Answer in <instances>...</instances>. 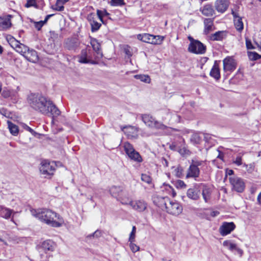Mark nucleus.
<instances>
[{
  "label": "nucleus",
  "instance_id": "15",
  "mask_svg": "<svg viewBox=\"0 0 261 261\" xmlns=\"http://www.w3.org/2000/svg\"><path fill=\"white\" fill-rule=\"evenodd\" d=\"M229 4V0H216L215 2V8L218 12L223 13L227 10Z\"/></svg>",
  "mask_w": 261,
  "mask_h": 261
},
{
  "label": "nucleus",
  "instance_id": "30",
  "mask_svg": "<svg viewBox=\"0 0 261 261\" xmlns=\"http://www.w3.org/2000/svg\"><path fill=\"white\" fill-rule=\"evenodd\" d=\"M204 32L205 34L208 33L212 29L213 25V20L211 18H205L204 20Z\"/></svg>",
  "mask_w": 261,
  "mask_h": 261
},
{
  "label": "nucleus",
  "instance_id": "37",
  "mask_svg": "<svg viewBox=\"0 0 261 261\" xmlns=\"http://www.w3.org/2000/svg\"><path fill=\"white\" fill-rule=\"evenodd\" d=\"M234 25L236 29L239 31H241L243 29V23L241 17H238L236 19L234 20Z\"/></svg>",
  "mask_w": 261,
  "mask_h": 261
},
{
  "label": "nucleus",
  "instance_id": "11",
  "mask_svg": "<svg viewBox=\"0 0 261 261\" xmlns=\"http://www.w3.org/2000/svg\"><path fill=\"white\" fill-rule=\"evenodd\" d=\"M235 224L232 222H224L220 226L219 231L221 236H225L230 233L235 228Z\"/></svg>",
  "mask_w": 261,
  "mask_h": 261
},
{
  "label": "nucleus",
  "instance_id": "48",
  "mask_svg": "<svg viewBox=\"0 0 261 261\" xmlns=\"http://www.w3.org/2000/svg\"><path fill=\"white\" fill-rule=\"evenodd\" d=\"M130 248L132 251L134 252H136L139 250V247L136 245L135 244L133 243V242H130Z\"/></svg>",
  "mask_w": 261,
  "mask_h": 261
},
{
  "label": "nucleus",
  "instance_id": "5",
  "mask_svg": "<svg viewBox=\"0 0 261 261\" xmlns=\"http://www.w3.org/2000/svg\"><path fill=\"white\" fill-rule=\"evenodd\" d=\"M123 147L126 154L128 158L136 162L141 163L142 162V159L140 153L135 150L133 145L129 142H125Z\"/></svg>",
  "mask_w": 261,
  "mask_h": 261
},
{
  "label": "nucleus",
  "instance_id": "51",
  "mask_svg": "<svg viewBox=\"0 0 261 261\" xmlns=\"http://www.w3.org/2000/svg\"><path fill=\"white\" fill-rule=\"evenodd\" d=\"M2 95L4 98H8L11 95V91L8 89H4L2 91Z\"/></svg>",
  "mask_w": 261,
  "mask_h": 261
},
{
  "label": "nucleus",
  "instance_id": "6",
  "mask_svg": "<svg viewBox=\"0 0 261 261\" xmlns=\"http://www.w3.org/2000/svg\"><path fill=\"white\" fill-rule=\"evenodd\" d=\"M229 180L232 186V190L238 193H242L245 188L244 179L237 176L229 177Z\"/></svg>",
  "mask_w": 261,
  "mask_h": 261
},
{
  "label": "nucleus",
  "instance_id": "12",
  "mask_svg": "<svg viewBox=\"0 0 261 261\" xmlns=\"http://www.w3.org/2000/svg\"><path fill=\"white\" fill-rule=\"evenodd\" d=\"M55 246V243L53 241L47 240L43 242L40 245H38L37 248L40 253L41 251L46 253L48 251H53Z\"/></svg>",
  "mask_w": 261,
  "mask_h": 261
},
{
  "label": "nucleus",
  "instance_id": "57",
  "mask_svg": "<svg viewBox=\"0 0 261 261\" xmlns=\"http://www.w3.org/2000/svg\"><path fill=\"white\" fill-rule=\"evenodd\" d=\"M204 135V140L205 141V142H208L209 140L211 138V135L208 134H203Z\"/></svg>",
  "mask_w": 261,
  "mask_h": 261
},
{
  "label": "nucleus",
  "instance_id": "8",
  "mask_svg": "<svg viewBox=\"0 0 261 261\" xmlns=\"http://www.w3.org/2000/svg\"><path fill=\"white\" fill-rule=\"evenodd\" d=\"M188 50L196 54H203L206 51V46L200 41L197 40L192 43H190Z\"/></svg>",
  "mask_w": 261,
  "mask_h": 261
},
{
  "label": "nucleus",
  "instance_id": "29",
  "mask_svg": "<svg viewBox=\"0 0 261 261\" xmlns=\"http://www.w3.org/2000/svg\"><path fill=\"white\" fill-rule=\"evenodd\" d=\"M214 10L211 5H205L202 10V13L206 16H211L213 15Z\"/></svg>",
  "mask_w": 261,
  "mask_h": 261
},
{
  "label": "nucleus",
  "instance_id": "63",
  "mask_svg": "<svg viewBox=\"0 0 261 261\" xmlns=\"http://www.w3.org/2000/svg\"><path fill=\"white\" fill-rule=\"evenodd\" d=\"M101 11L102 12L101 14L103 16H108L110 15V14L105 9L101 10Z\"/></svg>",
  "mask_w": 261,
  "mask_h": 261
},
{
  "label": "nucleus",
  "instance_id": "10",
  "mask_svg": "<svg viewBox=\"0 0 261 261\" xmlns=\"http://www.w3.org/2000/svg\"><path fill=\"white\" fill-rule=\"evenodd\" d=\"M121 130L130 139H137L138 137L139 129L138 127L128 125L121 127Z\"/></svg>",
  "mask_w": 261,
  "mask_h": 261
},
{
  "label": "nucleus",
  "instance_id": "33",
  "mask_svg": "<svg viewBox=\"0 0 261 261\" xmlns=\"http://www.w3.org/2000/svg\"><path fill=\"white\" fill-rule=\"evenodd\" d=\"M225 32L223 31H218L212 35L211 39L213 41H221L224 38Z\"/></svg>",
  "mask_w": 261,
  "mask_h": 261
},
{
  "label": "nucleus",
  "instance_id": "25",
  "mask_svg": "<svg viewBox=\"0 0 261 261\" xmlns=\"http://www.w3.org/2000/svg\"><path fill=\"white\" fill-rule=\"evenodd\" d=\"M201 184L202 195L205 202H207L211 198L212 190L211 188L205 184Z\"/></svg>",
  "mask_w": 261,
  "mask_h": 261
},
{
  "label": "nucleus",
  "instance_id": "53",
  "mask_svg": "<svg viewBox=\"0 0 261 261\" xmlns=\"http://www.w3.org/2000/svg\"><path fill=\"white\" fill-rule=\"evenodd\" d=\"M53 9L58 11H62L64 10V7L63 5H59V3L57 2L55 7L53 8Z\"/></svg>",
  "mask_w": 261,
  "mask_h": 261
},
{
  "label": "nucleus",
  "instance_id": "39",
  "mask_svg": "<svg viewBox=\"0 0 261 261\" xmlns=\"http://www.w3.org/2000/svg\"><path fill=\"white\" fill-rule=\"evenodd\" d=\"M8 42L10 45L14 48L15 50L18 47L19 45L21 43L16 40L14 38L11 37L9 39H8Z\"/></svg>",
  "mask_w": 261,
  "mask_h": 261
},
{
  "label": "nucleus",
  "instance_id": "49",
  "mask_svg": "<svg viewBox=\"0 0 261 261\" xmlns=\"http://www.w3.org/2000/svg\"><path fill=\"white\" fill-rule=\"evenodd\" d=\"M246 45L248 49L255 48L254 46L252 45L251 40L248 38H246Z\"/></svg>",
  "mask_w": 261,
  "mask_h": 261
},
{
  "label": "nucleus",
  "instance_id": "13",
  "mask_svg": "<svg viewBox=\"0 0 261 261\" xmlns=\"http://www.w3.org/2000/svg\"><path fill=\"white\" fill-rule=\"evenodd\" d=\"M223 246L231 251H236L240 256H242L243 251L239 248L237 245L232 240H227L223 242Z\"/></svg>",
  "mask_w": 261,
  "mask_h": 261
},
{
  "label": "nucleus",
  "instance_id": "45",
  "mask_svg": "<svg viewBox=\"0 0 261 261\" xmlns=\"http://www.w3.org/2000/svg\"><path fill=\"white\" fill-rule=\"evenodd\" d=\"M136 231V228L135 226H134L132 228V232L130 233L129 241V242H134L135 241V233Z\"/></svg>",
  "mask_w": 261,
  "mask_h": 261
},
{
  "label": "nucleus",
  "instance_id": "54",
  "mask_svg": "<svg viewBox=\"0 0 261 261\" xmlns=\"http://www.w3.org/2000/svg\"><path fill=\"white\" fill-rule=\"evenodd\" d=\"M36 4L35 0H27V3L25 4V7L29 8L34 6Z\"/></svg>",
  "mask_w": 261,
  "mask_h": 261
},
{
  "label": "nucleus",
  "instance_id": "60",
  "mask_svg": "<svg viewBox=\"0 0 261 261\" xmlns=\"http://www.w3.org/2000/svg\"><path fill=\"white\" fill-rule=\"evenodd\" d=\"M162 39V42L163 41L164 37L161 36H155V41H159L160 40Z\"/></svg>",
  "mask_w": 261,
  "mask_h": 261
},
{
  "label": "nucleus",
  "instance_id": "41",
  "mask_svg": "<svg viewBox=\"0 0 261 261\" xmlns=\"http://www.w3.org/2000/svg\"><path fill=\"white\" fill-rule=\"evenodd\" d=\"M247 54L249 59L252 61L257 60L258 57H260V55L255 51H248Z\"/></svg>",
  "mask_w": 261,
  "mask_h": 261
},
{
  "label": "nucleus",
  "instance_id": "9",
  "mask_svg": "<svg viewBox=\"0 0 261 261\" xmlns=\"http://www.w3.org/2000/svg\"><path fill=\"white\" fill-rule=\"evenodd\" d=\"M166 210L170 214L177 216L181 213L182 207L178 202L170 200L168 205L166 206Z\"/></svg>",
  "mask_w": 261,
  "mask_h": 261
},
{
  "label": "nucleus",
  "instance_id": "16",
  "mask_svg": "<svg viewBox=\"0 0 261 261\" xmlns=\"http://www.w3.org/2000/svg\"><path fill=\"white\" fill-rule=\"evenodd\" d=\"M223 70L224 71H232L236 69L234 59L231 57L225 58L223 61Z\"/></svg>",
  "mask_w": 261,
  "mask_h": 261
},
{
  "label": "nucleus",
  "instance_id": "59",
  "mask_svg": "<svg viewBox=\"0 0 261 261\" xmlns=\"http://www.w3.org/2000/svg\"><path fill=\"white\" fill-rule=\"evenodd\" d=\"M162 164L165 166V167H168V162L167 161V160L165 159V158H162Z\"/></svg>",
  "mask_w": 261,
  "mask_h": 261
},
{
  "label": "nucleus",
  "instance_id": "61",
  "mask_svg": "<svg viewBox=\"0 0 261 261\" xmlns=\"http://www.w3.org/2000/svg\"><path fill=\"white\" fill-rule=\"evenodd\" d=\"M219 214V213L217 211H212L210 213V216L213 217H214L217 216Z\"/></svg>",
  "mask_w": 261,
  "mask_h": 261
},
{
  "label": "nucleus",
  "instance_id": "31",
  "mask_svg": "<svg viewBox=\"0 0 261 261\" xmlns=\"http://www.w3.org/2000/svg\"><path fill=\"white\" fill-rule=\"evenodd\" d=\"M8 128L12 135L17 136L18 134L19 129L18 126L10 121H7Z\"/></svg>",
  "mask_w": 261,
  "mask_h": 261
},
{
  "label": "nucleus",
  "instance_id": "35",
  "mask_svg": "<svg viewBox=\"0 0 261 261\" xmlns=\"http://www.w3.org/2000/svg\"><path fill=\"white\" fill-rule=\"evenodd\" d=\"M201 140V137L198 133L193 134L190 138V141L193 144H199L200 143Z\"/></svg>",
  "mask_w": 261,
  "mask_h": 261
},
{
  "label": "nucleus",
  "instance_id": "43",
  "mask_svg": "<svg viewBox=\"0 0 261 261\" xmlns=\"http://www.w3.org/2000/svg\"><path fill=\"white\" fill-rule=\"evenodd\" d=\"M102 234V231L100 230L97 229L94 233L88 235L87 237L89 238H91L92 237L98 238L101 236Z\"/></svg>",
  "mask_w": 261,
  "mask_h": 261
},
{
  "label": "nucleus",
  "instance_id": "36",
  "mask_svg": "<svg viewBox=\"0 0 261 261\" xmlns=\"http://www.w3.org/2000/svg\"><path fill=\"white\" fill-rule=\"evenodd\" d=\"M136 79L140 80L141 81L146 83H149L150 82V78L148 75L144 74H136L134 75Z\"/></svg>",
  "mask_w": 261,
  "mask_h": 261
},
{
  "label": "nucleus",
  "instance_id": "21",
  "mask_svg": "<svg viewBox=\"0 0 261 261\" xmlns=\"http://www.w3.org/2000/svg\"><path fill=\"white\" fill-rule=\"evenodd\" d=\"M170 199L168 197H156L153 199V202L158 206L162 209L166 210V206L168 205Z\"/></svg>",
  "mask_w": 261,
  "mask_h": 261
},
{
  "label": "nucleus",
  "instance_id": "52",
  "mask_svg": "<svg viewBox=\"0 0 261 261\" xmlns=\"http://www.w3.org/2000/svg\"><path fill=\"white\" fill-rule=\"evenodd\" d=\"M176 186L177 188H185L186 187V185L185 184V182L181 180H178L176 182Z\"/></svg>",
  "mask_w": 261,
  "mask_h": 261
},
{
  "label": "nucleus",
  "instance_id": "3",
  "mask_svg": "<svg viewBox=\"0 0 261 261\" xmlns=\"http://www.w3.org/2000/svg\"><path fill=\"white\" fill-rule=\"evenodd\" d=\"M56 165L54 162H49L47 160H44L41 162L39 170L41 174L45 177L52 176L55 171Z\"/></svg>",
  "mask_w": 261,
  "mask_h": 261
},
{
  "label": "nucleus",
  "instance_id": "24",
  "mask_svg": "<svg viewBox=\"0 0 261 261\" xmlns=\"http://www.w3.org/2000/svg\"><path fill=\"white\" fill-rule=\"evenodd\" d=\"M200 170L198 167H196L192 165H190L186 176L187 178L190 177L196 178L199 176Z\"/></svg>",
  "mask_w": 261,
  "mask_h": 261
},
{
  "label": "nucleus",
  "instance_id": "26",
  "mask_svg": "<svg viewBox=\"0 0 261 261\" xmlns=\"http://www.w3.org/2000/svg\"><path fill=\"white\" fill-rule=\"evenodd\" d=\"M210 75L217 81L220 79V69L217 61H215L214 65L210 71Z\"/></svg>",
  "mask_w": 261,
  "mask_h": 261
},
{
  "label": "nucleus",
  "instance_id": "58",
  "mask_svg": "<svg viewBox=\"0 0 261 261\" xmlns=\"http://www.w3.org/2000/svg\"><path fill=\"white\" fill-rule=\"evenodd\" d=\"M23 127L24 129L29 131L32 134L35 133L34 130L33 129H32L31 127H30L29 126H28L27 125L24 124Z\"/></svg>",
  "mask_w": 261,
  "mask_h": 261
},
{
  "label": "nucleus",
  "instance_id": "40",
  "mask_svg": "<svg viewBox=\"0 0 261 261\" xmlns=\"http://www.w3.org/2000/svg\"><path fill=\"white\" fill-rule=\"evenodd\" d=\"M28 47H29L21 43V44L19 45L18 47L16 49V51L23 56V54H25L27 50H28Z\"/></svg>",
  "mask_w": 261,
  "mask_h": 261
},
{
  "label": "nucleus",
  "instance_id": "23",
  "mask_svg": "<svg viewBox=\"0 0 261 261\" xmlns=\"http://www.w3.org/2000/svg\"><path fill=\"white\" fill-rule=\"evenodd\" d=\"M23 56L29 61L32 62H36L38 60V56L36 50L30 49L28 47V50H27Z\"/></svg>",
  "mask_w": 261,
  "mask_h": 261
},
{
  "label": "nucleus",
  "instance_id": "28",
  "mask_svg": "<svg viewBox=\"0 0 261 261\" xmlns=\"http://www.w3.org/2000/svg\"><path fill=\"white\" fill-rule=\"evenodd\" d=\"M12 213V210L0 205V216L5 219L10 218Z\"/></svg>",
  "mask_w": 261,
  "mask_h": 261
},
{
  "label": "nucleus",
  "instance_id": "47",
  "mask_svg": "<svg viewBox=\"0 0 261 261\" xmlns=\"http://www.w3.org/2000/svg\"><path fill=\"white\" fill-rule=\"evenodd\" d=\"M203 163H204V162L202 161H199V160H192V163L191 164L196 167H198V166H201Z\"/></svg>",
  "mask_w": 261,
  "mask_h": 261
},
{
  "label": "nucleus",
  "instance_id": "19",
  "mask_svg": "<svg viewBox=\"0 0 261 261\" xmlns=\"http://www.w3.org/2000/svg\"><path fill=\"white\" fill-rule=\"evenodd\" d=\"M138 38L143 42L154 44H161L162 39H161L159 41H155V36L149 34H144L143 35H139Z\"/></svg>",
  "mask_w": 261,
  "mask_h": 261
},
{
  "label": "nucleus",
  "instance_id": "62",
  "mask_svg": "<svg viewBox=\"0 0 261 261\" xmlns=\"http://www.w3.org/2000/svg\"><path fill=\"white\" fill-rule=\"evenodd\" d=\"M232 15H233V18H234V19H236L237 18H238V17H240L239 15H238V13L233 11V10H232V12H231Z\"/></svg>",
  "mask_w": 261,
  "mask_h": 261
},
{
  "label": "nucleus",
  "instance_id": "42",
  "mask_svg": "<svg viewBox=\"0 0 261 261\" xmlns=\"http://www.w3.org/2000/svg\"><path fill=\"white\" fill-rule=\"evenodd\" d=\"M110 3L113 6H122L125 5L124 0H111Z\"/></svg>",
  "mask_w": 261,
  "mask_h": 261
},
{
  "label": "nucleus",
  "instance_id": "50",
  "mask_svg": "<svg viewBox=\"0 0 261 261\" xmlns=\"http://www.w3.org/2000/svg\"><path fill=\"white\" fill-rule=\"evenodd\" d=\"M124 51L128 58H130L132 56L130 47L129 46H126L124 48Z\"/></svg>",
  "mask_w": 261,
  "mask_h": 261
},
{
  "label": "nucleus",
  "instance_id": "7",
  "mask_svg": "<svg viewBox=\"0 0 261 261\" xmlns=\"http://www.w3.org/2000/svg\"><path fill=\"white\" fill-rule=\"evenodd\" d=\"M201 184H195L187 191V197L193 200L197 201L200 199Z\"/></svg>",
  "mask_w": 261,
  "mask_h": 261
},
{
  "label": "nucleus",
  "instance_id": "55",
  "mask_svg": "<svg viewBox=\"0 0 261 261\" xmlns=\"http://www.w3.org/2000/svg\"><path fill=\"white\" fill-rule=\"evenodd\" d=\"M43 24H44L43 21H40L39 22H36L35 24V27L38 30H40L43 27Z\"/></svg>",
  "mask_w": 261,
  "mask_h": 261
},
{
  "label": "nucleus",
  "instance_id": "20",
  "mask_svg": "<svg viewBox=\"0 0 261 261\" xmlns=\"http://www.w3.org/2000/svg\"><path fill=\"white\" fill-rule=\"evenodd\" d=\"M11 15H7L0 17V31L6 30L11 26Z\"/></svg>",
  "mask_w": 261,
  "mask_h": 261
},
{
  "label": "nucleus",
  "instance_id": "4",
  "mask_svg": "<svg viewBox=\"0 0 261 261\" xmlns=\"http://www.w3.org/2000/svg\"><path fill=\"white\" fill-rule=\"evenodd\" d=\"M142 120L144 123L150 128H154L158 129L164 130L167 126L162 123L155 120L151 116L148 114L142 115Z\"/></svg>",
  "mask_w": 261,
  "mask_h": 261
},
{
  "label": "nucleus",
  "instance_id": "17",
  "mask_svg": "<svg viewBox=\"0 0 261 261\" xmlns=\"http://www.w3.org/2000/svg\"><path fill=\"white\" fill-rule=\"evenodd\" d=\"M87 20L90 24L91 27V30L92 32L97 31L101 26V23L98 22L96 20V16L93 13H91L88 15Z\"/></svg>",
  "mask_w": 261,
  "mask_h": 261
},
{
  "label": "nucleus",
  "instance_id": "27",
  "mask_svg": "<svg viewBox=\"0 0 261 261\" xmlns=\"http://www.w3.org/2000/svg\"><path fill=\"white\" fill-rule=\"evenodd\" d=\"M110 193L113 197L117 199L123 193L122 188L120 187L113 186L110 189Z\"/></svg>",
  "mask_w": 261,
  "mask_h": 261
},
{
  "label": "nucleus",
  "instance_id": "14",
  "mask_svg": "<svg viewBox=\"0 0 261 261\" xmlns=\"http://www.w3.org/2000/svg\"><path fill=\"white\" fill-rule=\"evenodd\" d=\"M130 205L138 212H144L147 208V203L143 200H137L131 201Z\"/></svg>",
  "mask_w": 261,
  "mask_h": 261
},
{
  "label": "nucleus",
  "instance_id": "32",
  "mask_svg": "<svg viewBox=\"0 0 261 261\" xmlns=\"http://www.w3.org/2000/svg\"><path fill=\"white\" fill-rule=\"evenodd\" d=\"M118 200L120 201L122 204L130 205V203L132 200H130L127 194L123 192L122 194L117 199Z\"/></svg>",
  "mask_w": 261,
  "mask_h": 261
},
{
  "label": "nucleus",
  "instance_id": "56",
  "mask_svg": "<svg viewBox=\"0 0 261 261\" xmlns=\"http://www.w3.org/2000/svg\"><path fill=\"white\" fill-rule=\"evenodd\" d=\"M102 12L100 10H97V15L100 21L104 23V21L103 20V16L102 15Z\"/></svg>",
  "mask_w": 261,
  "mask_h": 261
},
{
  "label": "nucleus",
  "instance_id": "64",
  "mask_svg": "<svg viewBox=\"0 0 261 261\" xmlns=\"http://www.w3.org/2000/svg\"><path fill=\"white\" fill-rule=\"evenodd\" d=\"M53 15H54V14H49V15H46L45 18V19L43 21V23L44 24L45 23H46L48 19Z\"/></svg>",
  "mask_w": 261,
  "mask_h": 261
},
{
  "label": "nucleus",
  "instance_id": "18",
  "mask_svg": "<svg viewBox=\"0 0 261 261\" xmlns=\"http://www.w3.org/2000/svg\"><path fill=\"white\" fill-rule=\"evenodd\" d=\"M79 45V41L76 38H68L64 42V47L68 50H75Z\"/></svg>",
  "mask_w": 261,
  "mask_h": 261
},
{
  "label": "nucleus",
  "instance_id": "38",
  "mask_svg": "<svg viewBox=\"0 0 261 261\" xmlns=\"http://www.w3.org/2000/svg\"><path fill=\"white\" fill-rule=\"evenodd\" d=\"M184 170L182 167L178 166L174 170V175L178 178H182L184 176Z\"/></svg>",
  "mask_w": 261,
  "mask_h": 261
},
{
  "label": "nucleus",
  "instance_id": "22",
  "mask_svg": "<svg viewBox=\"0 0 261 261\" xmlns=\"http://www.w3.org/2000/svg\"><path fill=\"white\" fill-rule=\"evenodd\" d=\"M90 44L93 49L97 54V58H101L103 57V54L101 51L100 44L98 40L95 38L90 37Z\"/></svg>",
  "mask_w": 261,
  "mask_h": 261
},
{
  "label": "nucleus",
  "instance_id": "46",
  "mask_svg": "<svg viewBox=\"0 0 261 261\" xmlns=\"http://www.w3.org/2000/svg\"><path fill=\"white\" fill-rule=\"evenodd\" d=\"M242 155H240V154H238L236 159L233 160V163L237 166H241L242 164Z\"/></svg>",
  "mask_w": 261,
  "mask_h": 261
},
{
  "label": "nucleus",
  "instance_id": "44",
  "mask_svg": "<svg viewBox=\"0 0 261 261\" xmlns=\"http://www.w3.org/2000/svg\"><path fill=\"white\" fill-rule=\"evenodd\" d=\"M141 180L148 184L151 182L152 179L151 177L146 174H142Z\"/></svg>",
  "mask_w": 261,
  "mask_h": 261
},
{
  "label": "nucleus",
  "instance_id": "1",
  "mask_svg": "<svg viewBox=\"0 0 261 261\" xmlns=\"http://www.w3.org/2000/svg\"><path fill=\"white\" fill-rule=\"evenodd\" d=\"M28 100L30 106L42 114L57 117L60 114L59 109L48 98L39 93H32Z\"/></svg>",
  "mask_w": 261,
  "mask_h": 261
},
{
  "label": "nucleus",
  "instance_id": "34",
  "mask_svg": "<svg viewBox=\"0 0 261 261\" xmlns=\"http://www.w3.org/2000/svg\"><path fill=\"white\" fill-rule=\"evenodd\" d=\"M79 62L82 63L95 64L94 61L91 62L90 60L87 58V51L85 50H82L80 57Z\"/></svg>",
  "mask_w": 261,
  "mask_h": 261
},
{
  "label": "nucleus",
  "instance_id": "2",
  "mask_svg": "<svg viewBox=\"0 0 261 261\" xmlns=\"http://www.w3.org/2000/svg\"><path fill=\"white\" fill-rule=\"evenodd\" d=\"M31 213L41 222L52 227H60L64 223L63 219L58 214L49 209H31Z\"/></svg>",
  "mask_w": 261,
  "mask_h": 261
}]
</instances>
